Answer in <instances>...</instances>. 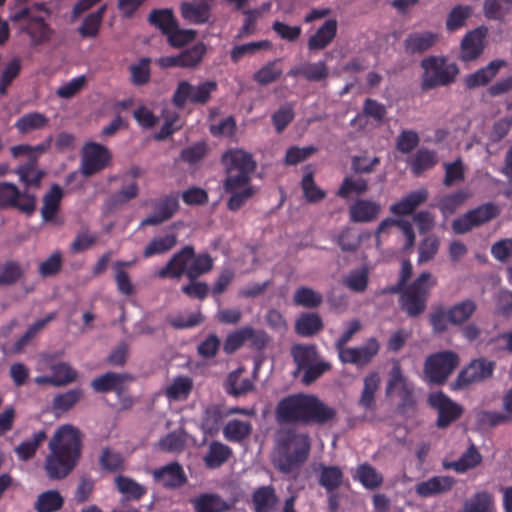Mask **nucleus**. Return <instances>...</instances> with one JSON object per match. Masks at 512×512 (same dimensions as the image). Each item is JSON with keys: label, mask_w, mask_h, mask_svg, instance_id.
<instances>
[{"label": "nucleus", "mask_w": 512, "mask_h": 512, "mask_svg": "<svg viewBox=\"0 0 512 512\" xmlns=\"http://www.w3.org/2000/svg\"><path fill=\"white\" fill-rule=\"evenodd\" d=\"M221 160L225 171L223 189L229 195L227 207L237 211L257 192L251 184L256 162L243 149H230L222 155Z\"/></svg>", "instance_id": "obj_1"}, {"label": "nucleus", "mask_w": 512, "mask_h": 512, "mask_svg": "<svg viewBox=\"0 0 512 512\" xmlns=\"http://www.w3.org/2000/svg\"><path fill=\"white\" fill-rule=\"evenodd\" d=\"M50 454L46 458L45 470L50 479L65 478L76 466L81 455V435L72 425L57 429L49 442Z\"/></svg>", "instance_id": "obj_2"}, {"label": "nucleus", "mask_w": 512, "mask_h": 512, "mask_svg": "<svg viewBox=\"0 0 512 512\" xmlns=\"http://www.w3.org/2000/svg\"><path fill=\"white\" fill-rule=\"evenodd\" d=\"M276 418L287 423H325L335 417V411L317 397L296 394L283 398L276 407Z\"/></svg>", "instance_id": "obj_3"}, {"label": "nucleus", "mask_w": 512, "mask_h": 512, "mask_svg": "<svg viewBox=\"0 0 512 512\" xmlns=\"http://www.w3.org/2000/svg\"><path fill=\"white\" fill-rule=\"evenodd\" d=\"M310 442L305 434L286 432L278 440L275 465L282 471L288 472L294 466L303 463L309 454Z\"/></svg>", "instance_id": "obj_4"}, {"label": "nucleus", "mask_w": 512, "mask_h": 512, "mask_svg": "<svg viewBox=\"0 0 512 512\" xmlns=\"http://www.w3.org/2000/svg\"><path fill=\"white\" fill-rule=\"evenodd\" d=\"M460 364L459 355L452 350H443L426 357L423 377L429 383L443 384Z\"/></svg>", "instance_id": "obj_5"}, {"label": "nucleus", "mask_w": 512, "mask_h": 512, "mask_svg": "<svg viewBox=\"0 0 512 512\" xmlns=\"http://www.w3.org/2000/svg\"><path fill=\"white\" fill-rule=\"evenodd\" d=\"M436 284L437 279L435 276L430 272H423L403 293L401 297L403 309L410 316H416L423 312L429 291Z\"/></svg>", "instance_id": "obj_6"}, {"label": "nucleus", "mask_w": 512, "mask_h": 512, "mask_svg": "<svg viewBox=\"0 0 512 512\" xmlns=\"http://www.w3.org/2000/svg\"><path fill=\"white\" fill-rule=\"evenodd\" d=\"M423 69L422 86L425 89L452 82L458 74V68L443 58L429 57L421 62Z\"/></svg>", "instance_id": "obj_7"}, {"label": "nucleus", "mask_w": 512, "mask_h": 512, "mask_svg": "<svg viewBox=\"0 0 512 512\" xmlns=\"http://www.w3.org/2000/svg\"><path fill=\"white\" fill-rule=\"evenodd\" d=\"M496 363L487 358L473 359L457 375L451 383L452 390H463L492 378Z\"/></svg>", "instance_id": "obj_8"}, {"label": "nucleus", "mask_w": 512, "mask_h": 512, "mask_svg": "<svg viewBox=\"0 0 512 512\" xmlns=\"http://www.w3.org/2000/svg\"><path fill=\"white\" fill-rule=\"evenodd\" d=\"M112 160V154L107 147L96 142H86L81 151V174L89 178L105 168Z\"/></svg>", "instance_id": "obj_9"}, {"label": "nucleus", "mask_w": 512, "mask_h": 512, "mask_svg": "<svg viewBox=\"0 0 512 512\" xmlns=\"http://www.w3.org/2000/svg\"><path fill=\"white\" fill-rule=\"evenodd\" d=\"M216 89L217 83L215 81H204L197 85L180 81L173 94V103L177 107H183L187 103L205 104Z\"/></svg>", "instance_id": "obj_10"}, {"label": "nucleus", "mask_w": 512, "mask_h": 512, "mask_svg": "<svg viewBox=\"0 0 512 512\" xmlns=\"http://www.w3.org/2000/svg\"><path fill=\"white\" fill-rule=\"evenodd\" d=\"M15 208L31 215L36 210V197L27 190L20 191L10 182H0V209Z\"/></svg>", "instance_id": "obj_11"}, {"label": "nucleus", "mask_w": 512, "mask_h": 512, "mask_svg": "<svg viewBox=\"0 0 512 512\" xmlns=\"http://www.w3.org/2000/svg\"><path fill=\"white\" fill-rule=\"evenodd\" d=\"M500 212L498 206L487 203L468 211L452 222V229L456 234H464L489 220L495 218Z\"/></svg>", "instance_id": "obj_12"}, {"label": "nucleus", "mask_w": 512, "mask_h": 512, "mask_svg": "<svg viewBox=\"0 0 512 512\" xmlns=\"http://www.w3.org/2000/svg\"><path fill=\"white\" fill-rule=\"evenodd\" d=\"M26 19L28 22L24 30L30 36L33 45L45 43L50 39L52 29L42 17L31 16V8L24 7L10 16V20L15 23Z\"/></svg>", "instance_id": "obj_13"}, {"label": "nucleus", "mask_w": 512, "mask_h": 512, "mask_svg": "<svg viewBox=\"0 0 512 512\" xmlns=\"http://www.w3.org/2000/svg\"><path fill=\"white\" fill-rule=\"evenodd\" d=\"M380 345L375 338L368 339L363 345L358 347H340L337 348L339 359L342 363L353 364L363 367L370 363L378 354Z\"/></svg>", "instance_id": "obj_14"}, {"label": "nucleus", "mask_w": 512, "mask_h": 512, "mask_svg": "<svg viewBox=\"0 0 512 512\" xmlns=\"http://www.w3.org/2000/svg\"><path fill=\"white\" fill-rule=\"evenodd\" d=\"M428 403L438 413L436 425L439 428H446L462 413L461 406L440 391L431 393L428 396Z\"/></svg>", "instance_id": "obj_15"}, {"label": "nucleus", "mask_w": 512, "mask_h": 512, "mask_svg": "<svg viewBox=\"0 0 512 512\" xmlns=\"http://www.w3.org/2000/svg\"><path fill=\"white\" fill-rule=\"evenodd\" d=\"M487 34L488 29L484 26L467 32L460 44V59L464 62L476 60L485 48Z\"/></svg>", "instance_id": "obj_16"}, {"label": "nucleus", "mask_w": 512, "mask_h": 512, "mask_svg": "<svg viewBox=\"0 0 512 512\" xmlns=\"http://www.w3.org/2000/svg\"><path fill=\"white\" fill-rule=\"evenodd\" d=\"M395 227L399 228L405 237V248L411 249L414 246L416 239L412 223L409 220L394 219L390 217L382 220L376 229L375 237L377 247H380L381 245V238L390 234Z\"/></svg>", "instance_id": "obj_17"}, {"label": "nucleus", "mask_w": 512, "mask_h": 512, "mask_svg": "<svg viewBox=\"0 0 512 512\" xmlns=\"http://www.w3.org/2000/svg\"><path fill=\"white\" fill-rule=\"evenodd\" d=\"M192 259V248L187 246L174 254L169 262L155 272L159 278L179 279L183 274L188 276L190 260Z\"/></svg>", "instance_id": "obj_18"}, {"label": "nucleus", "mask_w": 512, "mask_h": 512, "mask_svg": "<svg viewBox=\"0 0 512 512\" xmlns=\"http://www.w3.org/2000/svg\"><path fill=\"white\" fill-rule=\"evenodd\" d=\"M429 193L425 188L412 191L405 195L389 208L395 216H406L412 214L420 205L428 199Z\"/></svg>", "instance_id": "obj_19"}, {"label": "nucleus", "mask_w": 512, "mask_h": 512, "mask_svg": "<svg viewBox=\"0 0 512 512\" xmlns=\"http://www.w3.org/2000/svg\"><path fill=\"white\" fill-rule=\"evenodd\" d=\"M380 213V203L369 199H358L349 207V217L352 222H372L378 218Z\"/></svg>", "instance_id": "obj_20"}, {"label": "nucleus", "mask_w": 512, "mask_h": 512, "mask_svg": "<svg viewBox=\"0 0 512 512\" xmlns=\"http://www.w3.org/2000/svg\"><path fill=\"white\" fill-rule=\"evenodd\" d=\"M412 393L413 385L402 373L400 365L398 363H394L388 376L387 394L396 395L403 400H408Z\"/></svg>", "instance_id": "obj_21"}, {"label": "nucleus", "mask_w": 512, "mask_h": 512, "mask_svg": "<svg viewBox=\"0 0 512 512\" xmlns=\"http://www.w3.org/2000/svg\"><path fill=\"white\" fill-rule=\"evenodd\" d=\"M453 485V478L449 476H435L425 481L419 482L415 486V491L420 497L427 498L445 493L451 490Z\"/></svg>", "instance_id": "obj_22"}, {"label": "nucleus", "mask_w": 512, "mask_h": 512, "mask_svg": "<svg viewBox=\"0 0 512 512\" xmlns=\"http://www.w3.org/2000/svg\"><path fill=\"white\" fill-rule=\"evenodd\" d=\"M337 33V21L335 19L327 20L316 32L308 39V49L312 52L325 49L333 41Z\"/></svg>", "instance_id": "obj_23"}, {"label": "nucleus", "mask_w": 512, "mask_h": 512, "mask_svg": "<svg viewBox=\"0 0 512 512\" xmlns=\"http://www.w3.org/2000/svg\"><path fill=\"white\" fill-rule=\"evenodd\" d=\"M505 65L503 60H494L485 67L477 70L476 72L468 75L464 82L470 88H478L488 84L498 74L499 70Z\"/></svg>", "instance_id": "obj_24"}, {"label": "nucleus", "mask_w": 512, "mask_h": 512, "mask_svg": "<svg viewBox=\"0 0 512 512\" xmlns=\"http://www.w3.org/2000/svg\"><path fill=\"white\" fill-rule=\"evenodd\" d=\"M127 377L126 374L107 372L93 379L90 386L96 393L120 392Z\"/></svg>", "instance_id": "obj_25"}, {"label": "nucleus", "mask_w": 512, "mask_h": 512, "mask_svg": "<svg viewBox=\"0 0 512 512\" xmlns=\"http://www.w3.org/2000/svg\"><path fill=\"white\" fill-rule=\"evenodd\" d=\"M204 52V46L198 44L191 50H188L179 56H167L160 58L159 64L164 68L174 66H194L200 62Z\"/></svg>", "instance_id": "obj_26"}, {"label": "nucleus", "mask_w": 512, "mask_h": 512, "mask_svg": "<svg viewBox=\"0 0 512 512\" xmlns=\"http://www.w3.org/2000/svg\"><path fill=\"white\" fill-rule=\"evenodd\" d=\"M107 10V5H101L96 11L89 13L78 27L79 35L84 38H96Z\"/></svg>", "instance_id": "obj_27"}, {"label": "nucleus", "mask_w": 512, "mask_h": 512, "mask_svg": "<svg viewBox=\"0 0 512 512\" xmlns=\"http://www.w3.org/2000/svg\"><path fill=\"white\" fill-rule=\"evenodd\" d=\"M84 391L81 388H73L63 393H58L52 400V411L55 415L71 410L82 398Z\"/></svg>", "instance_id": "obj_28"}, {"label": "nucleus", "mask_w": 512, "mask_h": 512, "mask_svg": "<svg viewBox=\"0 0 512 512\" xmlns=\"http://www.w3.org/2000/svg\"><path fill=\"white\" fill-rule=\"evenodd\" d=\"M63 198V190L58 184H53L49 191L43 196L41 216L45 222H50L60 209Z\"/></svg>", "instance_id": "obj_29"}, {"label": "nucleus", "mask_w": 512, "mask_h": 512, "mask_svg": "<svg viewBox=\"0 0 512 512\" xmlns=\"http://www.w3.org/2000/svg\"><path fill=\"white\" fill-rule=\"evenodd\" d=\"M16 173L18 174L20 181L26 186L24 190L29 192V188H39L42 178L45 173L37 168V159H29V161L21 165Z\"/></svg>", "instance_id": "obj_30"}, {"label": "nucleus", "mask_w": 512, "mask_h": 512, "mask_svg": "<svg viewBox=\"0 0 512 512\" xmlns=\"http://www.w3.org/2000/svg\"><path fill=\"white\" fill-rule=\"evenodd\" d=\"M381 382L380 375L377 372L369 373L363 380V389L359 399V404L366 410H371L375 405V393Z\"/></svg>", "instance_id": "obj_31"}, {"label": "nucleus", "mask_w": 512, "mask_h": 512, "mask_svg": "<svg viewBox=\"0 0 512 512\" xmlns=\"http://www.w3.org/2000/svg\"><path fill=\"white\" fill-rule=\"evenodd\" d=\"M148 22L167 35L177 24V19L169 8L154 9L148 15Z\"/></svg>", "instance_id": "obj_32"}, {"label": "nucleus", "mask_w": 512, "mask_h": 512, "mask_svg": "<svg viewBox=\"0 0 512 512\" xmlns=\"http://www.w3.org/2000/svg\"><path fill=\"white\" fill-rule=\"evenodd\" d=\"M271 48L272 43L269 40L253 41L234 46L230 52V57L233 62H238L244 57H251Z\"/></svg>", "instance_id": "obj_33"}, {"label": "nucleus", "mask_w": 512, "mask_h": 512, "mask_svg": "<svg viewBox=\"0 0 512 512\" xmlns=\"http://www.w3.org/2000/svg\"><path fill=\"white\" fill-rule=\"evenodd\" d=\"M196 512H223L230 505L215 494H202L192 500Z\"/></svg>", "instance_id": "obj_34"}, {"label": "nucleus", "mask_w": 512, "mask_h": 512, "mask_svg": "<svg viewBox=\"0 0 512 512\" xmlns=\"http://www.w3.org/2000/svg\"><path fill=\"white\" fill-rule=\"evenodd\" d=\"M179 11L182 18L191 24H204L210 19V13L201 7L196 0L182 2Z\"/></svg>", "instance_id": "obj_35"}, {"label": "nucleus", "mask_w": 512, "mask_h": 512, "mask_svg": "<svg viewBox=\"0 0 512 512\" xmlns=\"http://www.w3.org/2000/svg\"><path fill=\"white\" fill-rule=\"evenodd\" d=\"M438 35L432 32L411 34L405 41L406 50L410 53H421L436 44Z\"/></svg>", "instance_id": "obj_36"}, {"label": "nucleus", "mask_w": 512, "mask_h": 512, "mask_svg": "<svg viewBox=\"0 0 512 512\" xmlns=\"http://www.w3.org/2000/svg\"><path fill=\"white\" fill-rule=\"evenodd\" d=\"M154 476L161 484L167 487H176L185 482L184 472L176 463H171L160 470H156Z\"/></svg>", "instance_id": "obj_37"}, {"label": "nucleus", "mask_w": 512, "mask_h": 512, "mask_svg": "<svg viewBox=\"0 0 512 512\" xmlns=\"http://www.w3.org/2000/svg\"><path fill=\"white\" fill-rule=\"evenodd\" d=\"M64 505V499L57 490H47L38 495L34 504L36 512H56Z\"/></svg>", "instance_id": "obj_38"}, {"label": "nucleus", "mask_w": 512, "mask_h": 512, "mask_svg": "<svg viewBox=\"0 0 512 512\" xmlns=\"http://www.w3.org/2000/svg\"><path fill=\"white\" fill-rule=\"evenodd\" d=\"M49 119L40 112H30L21 116L15 122V128L21 134H27L33 130L43 129L48 125Z\"/></svg>", "instance_id": "obj_39"}, {"label": "nucleus", "mask_w": 512, "mask_h": 512, "mask_svg": "<svg viewBox=\"0 0 512 512\" xmlns=\"http://www.w3.org/2000/svg\"><path fill=\"white\" fill-rule=\"evenodd\" d=\"M176 244L177 236L173 233L158 236L147 244V246L144 248L143 255L145 257L161 255L170 251Z\"/></svg>", "instance_id": "obj_40"}, {"label": "nucleus", "mask_w": 512, "mask_h": 512, "mask_svg": "<svg viewBox=\"0 0 512 512\" xmlns=\"http://www.w3.org/2000/svg\"><path fill=\"white\" fill-rule=\"evenodd\" d=\"M473 9L469 5H457L448 13L445 26L450 32L457 31L466 25L467 20L472 16Z\"/></svg>", "instance_id": "obj_41"}, {"label": "nucleus", "mask_w": 512, "mask_h": 512, "mask_svg": "<svg viewBox=\"0 0 512 512\" xmlns=\"http://www.w3.org/2000/svg\"><path fill=\"white\" fill-rule=\"evenodd\" d=\"M55 387H64L77 380V371L66 362H58L50 366Z\"/></svg>", "instance_id": "obj_42"}, {"label": "nucleus", "mask_w": 512, "mask_h": 512, "mask_svg": "<svg viewBox=\"0 0 512 512\" xmlns=\"http://www.w3.org/2000/svg\"><path fill=\"white\" fill-rule=\"evenodd\" d=\"M448 311L450 324L460 325L472 317L476 311V303L472 300H464L451 306Z\"/></svg>", "instance_id": "obj_43"}, {"label": "nucleus", "mask_w": 512, "mask_h": 512, "mask_svg": "<svg viewBox=\"0 0 512 512\" xmlns=\"http://www.w3.org/2000/svg\"><path fill=\"white\" fill-rule=\"evenodd\" d=\"M46 437L47 435L45 431L41 430L37 433H34L31 439L21 442L15 448V453L17 454L18 458L22 461H27L33 458L39 446L44 442Z\"/></svg>", "instance_id": "obj_44"}, {"label": "nucleus", "mask_w": 512, "mask_h": 512, "mask_svg": "<svg viewBox=\"0 0 512 512\" xmlns=\"http://www.w3.org/2000/svg\"><path fill=\"white\" fill-rule=\"evenodd\" d=\"M193 387L192 380L188 377H177L166 387L165 393L172 401L185 400Z\"/></svg>", "instance_id": "obj_45"}, {"label": "nucleus", "mask_w": 512, "mask_h": 512, "mask_svg": "<svg viewBox=\"0 0 512 512\" xmlns=\"http://www.w3.org/2000/svg\"><path fill=\"white\" fill-rule=\"evenodd\" d=\"M470 197L467 191H457L455 193L445 195L438 201V208L442 214L447 217L453 214L466 200Z\"/></svg>", "instance_id": "obj_46"}, {"label": "nucleus", "mask_w": 512, "mask_h": 512, "mask_svg": "<svg viewBox=\"0 0 512 512\" xmlns=\"http://www.w3.org/2000/svg\"><path fill=\"white\" fill-rule=\"evenodd\" d=\"M323 327L321 318L314 313L301 315L295 325L296 332L302 336H312L318 333Z\"/></svg>", "instance_id": "obj_47"}, {"label": "nucleus", "mask_w": 512, "mask_h": 512, "mask_svg": "<svg viewBox=\"0 0 512 512\" xmlns=\"http://www.w3.org/2000/svg\"><path fill=\"white\" fill-rule=\"evenodd\" d=\"M24 275L19 262L8 260L0 264V286H8L17 283Z\"/></svg>", "instance_id": "obj_48"}, {"label": "nucleus", "mask_w": 512, "mask_h": 512, "mask_svg": "<svg viewBox=\"0 0 512 512\" xmlns=\"http://www.w3.org/2000/svg\"><path fill=\"white\" fill-rule=\"evenodd\" d=\"M462 512H495L493 498L486 492L477 493L464 504Z\"/></svg>", "instance_id": "obj_49"}, {"label": "nucleus", "mask_w": 512, "mask_h": 512, "mask_svg": "<svg viewBox=\"0 0 512 512\" xmlns=\"http://www.w3.org/2000/svg\"><path fill=\"white\" fill-rule=\"evenodd\" d=\"M243 369L231 372L227 378L228 389L233 394H243L253 388V382L249 376L243 375Z\"/></svg>", "instance_id": "obj_50"}, {"label": "nucleus", "mask_w": 512, "mask_h": 512, "mask_svg": "<svg viewBox=\"0 0 512 512\" xmlns=\"http://www.w3.org/2000/svg\"><path fill=\"white\" fill-rule=\"evenodd\" d=\"M252 430L248 421L231 420L224 427V436L229 441H241L247 437Z\"/></svg>", "instance_id": "obj_51"}, {"label": "nucleus", "mask_w": 512, "mask_h": 512, "mask_svg": "<svg viewBox=\"0 0 512 512\" xmlns=\"http://www.w3.org/2000/svg\"><path fill=\"white\" fill-rule=\"evenodd\" d=\"M292 356L300 369L312 365L318 359L316 348L312 345L293 346Z\"/></svg>", "instance_id": "obj_52"}, {"label": "nucleus", "mask_w": 512, "mask_h": 512, "mask_svg": "<svg viewBox=\"0 0 512 512\" xmlns=\"http://www.w3.org/2000/svg\"><path fill=\"white\" fill-rule=\"evenodd\" d=\"M213 260L207 254L194 255L192 250V259L190 260L188 277L189 279H196L202 274L209 272L212 269Z\"/></svg>", "instance_id": "obj_53"}, {"label": "nucleus", "mask_w": 512, "mask_h": 512, "mask_svg": "<svg viewBox=\"0 0 512 512\" xmlns=\"http://www.w3.org/2000/svg\"><path fill=\"white\" fill-rule=\"evenodd\" d=\"M62 265V254L60 251H55L39 264L38 273L43 278L53 277L61 271Z\"/></svg>", "instance_id": "obj_54"}, {"label": "nucleus", "mask_w": 512, "mask_h": 512, "mask_svg": "<svg viewBox=\"0 0 512 512\" xmlns=\"http://www.w3.org/2000/svg\"><path fill=\"white\" fill-rule=\"evenodd\" d=\"M230 455V449L221 443H213L210 445L204 460L208 467L216 468L223 464Z\"/></svg>", "instance_id": "obj_55"}, {"label": "nucleus", "mask_w": 512, "mask_h": 512, "mask_svg": "<svg viewBox=\"0 0 512 512\" xmlns=\"http://www.w3.org/2000/svg\"><path fill=\"white\" fill-rule=\"evenodd\" d=\"M368 188L367 181L363 178L347 177L343 181L337 195L343 198H348L353 194H362Z\"/></svg>", "instance_id": "obj_56"}, {"label": "nucleus", "mask_w": 512, "mask_h": 512, "mask_svg": "<svg viewBox=\"0 0 512 512\" xmlns=\"http://www.w3.org/2000/svg\"><path fill=\"white\" fill-rule=\"evenodd\" d=\"M293 300L299 306L316 307L321 304L322 296L311 288L301 287L295 291Z\"/></svg>", "instance_id": "obj_57"}, {"label": "nucleus", "mask_w": 512, "mask_h": 512, "mask_svg": "<svg viewBox=\"0 0 512 512\" xmlns=\"http://www.w3.org/2000/svg\"><path fill=\"white\" fill-rule=\"evenodd\" d=\"M296 73L302 74L306 79L310 81H321L328 77V67L323 61L315 63H307L303 65Z\"/></svg>", "instance_id": "obj_58"}, {"label": "nucleus", "mask_w": 512, "mask_h": 512, "mask_svg": "<svg viewBox=\"0 0 512 512\" xmlns=\"http://www.w3.org/2000/svg\"><path fill=\"white\" fill-rule=\"evenodd\" d=\"M253 335V329L245 327L229 334L225 340L223 349L226 353H232L240 348Z\"/></svg>", "instance_id": "obj_59"}, {"label": "nucleus", "mask_w": 512, "mask_h": 512, "mask_svg": "<svg viewBox=\"0 0 512 512\" xmlns=\"http://www.w3.org/2000/svg\"><path fill=\"white\" fill-rule=\"evenodd\" d=\"M253 500L257 512H269L277 501L274 491L268 487L257 490Z\"/></svg>", "instance_id": "obj_60"}, {"label": "nucleus", "mask_w": 512, "mask_h": 512, "mask_svg": "<svg viewBox=\"0 0 512 512\" xmlns=\"http://www.w3.org/2000/svg\"><path fill=\"white\" fill-rule=\"evenodd\" d=\"M481 459L479 452L474 447H470L458 461L451 463L449 467L457 472H465L480 464Z\"/></svg>", "instance_id": "obj_61"}, {"label": "nucleus", "mask_w": 512, "mask_h": 512, "mask_svg": "<svg viewBox=\"0 0 512 512\" xmlns=\"http://www.w3.org/2000/svg\"><path fill=\"white\" fill-rule=\"evenodd\" d=\"M282 74V69L279 67L278 62H270L260 68L254 74V80L261 85H267L277 80Z\"/></svg>", "instance_id": "obj_62"}, {"label": "nucleus", "mask_w": 512, "mask_h": 512, "mask_svg": "<svg viewBox=\"0 0 512 512\" xmlns=\"http://www.w3.org/2000/svg\"><path fill=\"white\" fill-rule=\"evenodd\" d=\"M167 40L173 47H182L196 37V31L192 29H182L177 24L167 35Z\"/></svg>", "instance_id": "obj_63"}, {"label": "nucleus", "mask_w": 512, "mask_h": 512, "mask_svg": "<svg viewBox=\"0 0 512 512\" xmlns=\"http://www.w3.org/2000/svg\"><path fill=\"white\" fill-rule=\"evenodd\" d=\"M440 241L437 236L429 235L419 245L418 262L425 263L434 258L439 248Z\"/></svg>", "instance_id": "obj_64"}]
</instances>
